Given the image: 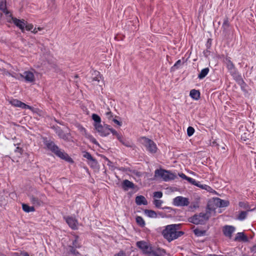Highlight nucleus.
<instances>
[{
    "label": "nucleus",
    "instance_id": "2",
    "mask_svg": "<svg viewBox=\"0 0 256 256\" xmlns=\"http://www.w3.org/2000/svg\"><path fill=\"white\" fill-rule=\"evenodd\" d=\"M44 144L48 150L54 153L58 157L68 162H72V158L64 150L60 149L52 141L45 140Z\"/></svg>",
    "mask_w": 256,
    "mask_h": 256
},
{
    "label": "nucleus",
    "instance_id": "48",
    "mask_svg": "<svg viewBox=\"0 0 256 256\" xmlns=\"http://www.w3.org/2000/svg\"><path fill=\"white\" fill-rule=\"evenodd\" d=\"M114 256H126V254L123 251H120L116 254Z\"/></svg>",
    "mask_w": 256,
    "mask_h": 256
},
{
    "label": "nucleus",
    "instance_id": "52",
    "mask_svg": "<svg viewBox=\"0 0 256 256\" xmlns=\"http://www.w3.org/2000/svg\"><path fill=\"white\" fill-rule=\"evenodd\" d=\"M134 174L136 176H138V177H140L141 176L142 174L140 172H134Z\"/></svg>",
    "mask_w": 256,
    "mask_h": 256
},
{
    "label": "nucleus",
    "instance_id": "35",
    "mask_svg": "<svg viewBox=\"0 0 256 256\" xmlns=\"http://www.w3.org/2000/svg\"><path fill=\"white\" fill-rule=\"evenodd\" d=\"M78 130H79L80 132H81V134L82 135L85 136L86 137H87L89 135L88 134H87L86 130L84 128L80 126L78 128Z\"/></svg>",
    "mask_w": 256,
    "mask_h": 256
},
{
    "label": "nucleus",
    "instance_id": "44",
    "mask_svg": "<svg viewBox=\"0 0 256 256\" xmlns=\"http://www.w3.org/2000/svg\"><path fill=\"white\" fill-rule=\"evenodd\" d=\"M70 252L74 255H77L78 254V252L74 248V246H70Z\"/></svg>",
    "mask_w": 256,
    "mask_h": 256
},
{
    "label": "nucleus",
    "instance_id": "15",
    "mask_svg": "<svg viewBox=\"0 0 256 256\" xmlns=\"http://www.w3.org/2000/svg\"><path fill=\"white\" fill-rule=\"evenodd\" d=\"M234 240L236 242H248V238L244 232H238L234 238Z\"/></svg>",
    "mask_w": 256,
    "mask_h": 256
},
{
    "label": "nucleus",
    "instance_id": "31",
    "mask_svg": "<svg viewBox=\"0 0 256 256\" xmlns=\"http://www.w3.org/2000/svg\"><path fill=\"white\" fill-rule=\"evenodd\" d=\"M194 129L192 127L189 126L188 128L187 134L189 136H192L194 134Z\"/></svg>",
    "mask_w": 256,
    "mask_h": 256
},
{
    "label": "nucleus",
    "instance_id": "19",
    "mask_svg": "<svg viewBox=\"0 0 256 256\" xmlns=\"http://www.w3.org/2000/svg\"><path fill=\"white\" fill-rule=\"evenodd\" d=\"M56 134L58 136L63 139L64 140H68L70 138V135L68 134H66L62 130H58L56 132Z\"/></svg>",
    "mask_w": 256,
    "mask_h": 256
},
{
    "label": "nucleus",
    "instance_id": "3",
    "mask_svg": "<svg viewBox=\"0 0 256 256\" xmlns=\"http://www.w3.org/2000/svg\"><path fill=\"white\" fill-rule=\"evenodd\" d=\"M214 212V210L208 208L206 212H200L198 214H196L193 216L189 218V222L195 224H204L212 216V212Z\"/></svg>",
    "mask_w": 256,
    "mask_h": 256
},
{
    "label": "nucleus",
    "instance_id": "23",
    "mask_svg": "<svg viewBox=\"0 0 256 256\" xmlns=\"http://www.w3.org/2000/svg\"><path fill=\"white\" fill-rule=\"evenodd\" d=\"M22 210L26 212H34L35 210L34 206H29L26 204H22Z\"/></svg>",
    "mask_w": 256,
    "mask_h": 256
},
{
    "label": "nucleus",
    "instance_id": "50",
    "mask_svg": "<svg viewBox=\"0 0 256 256\" xmlns=\"http://www.w3.org/2000/svg\"><path fill=\"white\" fill-rule=\"evenodd\" d=\"M113 121L114 123L118 124L119 126H121L122 125V122H119L118 120H116V119H114L113 120Z\"/></svg>",
    "mask_w": 256,
    "mask_h": 256
},
{
    "label": "nucleus",
    "instance_id": "21",
    "mask_svg": "<svg viewBox=\"0 0 256 256\" xmlns=\"http://www.w3.org/2000/svg\"><path fill=\"white\" fill-rule=\"evenodd\" d=\"M136 246L144 252L147 251L148 246L146 242L144 241H140L136 242Z\"/></svg>",
    "mask_w": 256,
    "mask_h": 256
},
{
    "label": "nucleus",
    "instance_id": "43",
    "mask_svg": "<svg viewBox=\"0 0 256 256\" xmlns=\"http://www.w3.org/2000/svg\"><path fill=\"white\" fill-rule=\"evenodd\" d=\"M154 196L156 198H161L162 196V193L161 192H156L154 193Z\"/></svg>",
    "mask_w": 256,
    "mask_h": 256
},
{
    "label": "nucleus",
    "instance_id": "39",
    "mask_svg": "<svg viewBox=\"0 0 256 256\" xmlns=\"http://www.w3.org/2000/svg\"><path fill=\"white\" fill-rule=\"evenodd\" d=\"M88 164L94 168L96 166L98 163L96 160L94 158H93L90 161H89Z\"/></svg>",
    "mask_w": 256,
    "mask_h": 256
},
{
    "label": "nucleus",
    "instance_id": "51",
    "mask_svg": "<svg viewBox=\"0 0 256 256\" xmlns=\"http://www.w3.org/2000/svg\"><path fill=\"white\" fill-rule=\"evenodd\" d=\"M73 246H75L76 248H79L80 246H78L77 245V240H76L74 242H73Z\"/></svg>",
    "mask_w": 256,
    "mask_h": 256
},
{
    "label": "nucleus",
    "instance_id": "22",
    "mask_svg": "<svg viewBox=\"0 0 256 256\" xmlns=\"http://www.w3.org/2000/svg\"><path fill=\"white\" fill-rule=\"evenodd\" d=\"M208 72L209 68H208L202 69L200 72L199 74L198 78L200 79H202L208 74Z\"/></svg>",
    "mask_w": 256,
    "mask_h": 256
},
{
    "label": "nucleus",
    "instance_id": "10",
    "mask_svg": "<svg viewBox=\"0 0 256 256\" xmlns=\"http://www.w3.org/2000/svg\"><path fill=\"white\" fill-rule=\"evenodd\" d=\"M94 126L96 131L102 136H106L110 134V127L107 125L102 126L100 124H94Z\"/></svg>",
    "mask_w": 256,
    "mask_h": 256
},
{
    "label": "nucleus",
    "instance_id": "53",
    "mask_svg": "<svg viewBox=\"0 0 256 256\" xmlns=\"http://www.w3.org/2000/svg\"><path fill=\"white\" fill-rule=\"evenodd\" d=\"M32 32L34 34H36L38 32L37 28H35L34 29H33Z\"/></svg>",
    "mask_w": 256,
    "mask_h": 256
},
{
    "label": "nucleus",
    "instance_id": "16",
    "mask_svg": "<svg viewBox=\"0 0 256 256\" xmlns=\"http://www.w3.org/2000/svg\"><path fill=\"white\" fill-rule=\"evenodd\" d=\"M0 10L5 14L6 18L12 14V13L6 9V2L2 1L0 2Z\"/></svg>",
    "mask_w": 256,
    "mask_h": 256
},
{
    "label": "nucleus",
    "instance_id": "42",
    "mask_svg": "<svg viewBox=\"0 0 256 256\" xmlns=\"http://www.w3.org/2000/svg\"><path fill=\"white\" fill-rule=\"evenodd\" d=\"M229 22L228 18H226L224 22L222 27L224 30L226 29L229 26Z\"/></svg>",
    "mask_w": 256,
    "mask_h": 256
},
{
    "label": "nucleus",
    "instance_id": "25",
    "mask_svg": "<svg viewBox=\"0 0 256 256\" xmlns=\"http://www.w3.org/2000/svg\"><path fill=\"white\" fill-rule=\"evenodd\" d=\"M118 140L122 144L124 145L125 146H126L127 147H131L132 146V144H131V142H130L129 141L126 140L125 139H124L122 136L120 138V140Z\"/></svg>",
    "mask_w": 256,
    "mask_h": 256
},
{
    "label": "nucleus",
    "instance_id": "30",
    "mask_svg": "<svg viewBox=\"0 0 256 256\" xmlns=\"http://www.w3.org/2000/svg\"><path fill=\"white\" fill-rule=\"evenodd\" d=\"M246 216H247V212H244V211L242 212L240 214L238 218L240 220H243L246 218Z\"/></svg>",
    "mask_w": 256,
    "mask_h": 256
},
{
    "label": "nucleus",
    "instance_id": "9",
    "mask_svg": "<svg viewBox=\"0 0 256 256\" xmlns=\"http://www.w3.org/2000/svg\"><path fill=\"white\" fill-rule=\"evenodd\" d=\"M12 76L18 79H20V77L28 82H33L35 80L34 74L30 71H26L22 74H17L16 76Z\"/></svg>",
    "mask_w": 256,
    "mask_h": 256
},
{
    "label": "nucleus",
    "instance_id": "47",
    "mask_svg": "<svg viewBox=\"0 0 256 256\" xmlns=\"http://www.w3.org/2000/svg\"><path fill=\"white\" fill-rule=\"evenodd\" d=\"M179 176L182 178L186 180L188 176H187L186 174L183 173H180L178 174Z\"/></svg>",
    "mask_w": 256,
    "mask_h": 256
},
{
    "label": "nucleus",
    "instance_id": "24",
    "mask_svg": "<svg viewBox=\"0 0 256 256\" xmlns=\"http://www.w3.org/2000/svg\"><path fill=\"white\" fill-rule=\"evenodd\" d=\"M145 214L150 218H156L157 214L156 212L152 210H144Z\"/></svg>",
    "mask_w": 256,
    "mask_h": 256
},
{
    "label": "nucleus",
    "instance_id": "18",
    "mask_svg": "<svg viewBox=\"0 0 256 256\" xmlns=\"http://www.w3.org/2000/svg\"><path fill=\"white\" fill-rule=\"evenodd\" d=\"M122 187L123 188L126 190L128 188H134V184L128 180H124L122 182Z\"/></svg>",
    "mask_w": 256,
    "mask_h": 256
},
{
    "label": "nucleus",
    "instance_id": "4",
    "mask_svg": "<svg viewBox=\"0 0 256 256\" xmlns=\"http://www.w3.org/2000/svg\"><path fill=\"white\" fill-rule=\"evenodd\" d=\"M88 82L92 88L98 91L102 90L104 85V82L102 75L99 72L96 70L92 74V76L89 79Z\"/></svg>",
    "mask_w": 256,
    "mask_h": 256
},
{
    "label": "nucleus",
    "instance_id": "40",
    "mask_svg": "<svg viewBox=\"0 0 256 256\" xmlns=\"http://www.w3.org/2000/svg\"><path fill=\"white\" fill-rule=\"evenodd\" d=\"M162 204V201L160 200H155L154 201V204L157 208H160Z\"/></svg>",
    "mask_w": 256,
    "mask_h": 256
},
{
    "label": "nucleus",
    "instance_id": "5",
    "mask_svg": "<svg viewBox=\"0 0 256 256\" xmlns=\"http://www.w3.org/2000/svg\"><path fill=\"white\" fill-rule=\"evenodd\" d=\"M30 202L36 206H40L44 204L46 196L44 194L37 190L28 195Z\"/></svg>",
    "mask_w": 256,
    "mask_h": 256
},
{
    "label": "nucleus",
    "instance_id": "55",
    "mask_svg": "<svg viewBox=\"0 0 256 256\" xmlns=\"http://www.w3.org/2000/svg\"><path fill=\"white\" fill-rule=\"evenodd\" d=\"M239 205L240 206H243L244 205V203L243 202H240L239 203Z\"/></svg>",
    "mask_w": 256,
    "mask_h": 256
},
{
    "label": "nucleus",
    "instance_id": "27",
    "mask_svg": "<svg viewBox=\"0 0 256 256\" xmlns=\"http://www.w3.org/2000/svg\"><path fill=\"white\" fill-rule=\"evenodd\" d=\"M194 234L198 236H201L205 234L206 231L205 230H202L199 229H195L194 230Z\"/></svg>",
    "mask_w": 256,
    "mask_h": 256
},
{
    "label": "nucleus",
    "instance_id": "33",
    "mask_svg": "<svg viewBox=\"0 0 256 256\" xmlns=\"http://www.w3.org/2000/svg\"><path fill=\"white\" fill-rule=\"evenodd\" d=\"M186 180H188L190 183L194 185V186H198V183L196 180H195L191 178H189L188 177Z\"/></svg>",
    "mask_w": 256,
    "mask_h": 256
},
{
    "label": "nucleus",
    "instance_id": "17",
    "mask_svg": "<svg viewBox=\"0 0 256 256\" xmlns=\"http://www.w3.org/2000/svg\"><path fill=\"white\" fill-rule=\"evenodd\" d=\"M136 202L138 205H146L148 204L146 200L142 196H137L136 198Z\"/></svg>",
    "mask_w": 256,
    "mask_h": 256
},
{
    "label": "nucleus",
    "instance_id": "6",
    "mask_svg": "<svg viewBox=\"0 0 256 256\" xmlns=\"http://www.w3.org/2000/svg\"><path fill=\"white\" fill-rule=\"evenodd\" d=\"M155 176L162 178L164 181H168L174 180L176 176L172 173L164 170H156L155 171Z\"/></svg>",
    "mask_w": 256,
    "mask_h": 256
},
{
    "label": "nucleus",
    "instance_id": "34",
    "mask_svg": "<svg viewBox=\"0 0 256 256\" xmlns=\"http://www.w3.org/2000/svg\"><path fill=\"white\" fill-rule=\"evenodd\" d=\"M218 200L220 202V206H226L228 204V201L221 200L220 199H218Z\"/></svg>",
    "mask_w": 256,
    "mask_h": 256
},
{
    "label": "nucleus",
    "instance_id": "32",
    "mask_svg": "<svg viewBox=\"0 0 256 256\" xmlns=\"http://www.w3.org/2000/svg\"><path fill=\"white\" fill-rule=\"evenodd\" d=\"M83 156L88 159V160H89V161H90L92 160L94 158L92 156H91V154L88 152H84Z\"/></svg>",
    "mask_w": 256,
    "mask_h": 256
},
{
    "label": "nucleus",
    "instance_id": "13",
    "mask_svg": "<svg viewBox=\"0 0 256 256\" xmlns=\"http://www.w3.org/2000/svg\"><path fill=\"white\" fill-rule=\"evenodd\" d=\"M10 103L12 106H15L20 107L22 108H28L30 110H31L33 112H35L34 109L32 108V106L27 105L25 104L24 102H22L17 100H14L12 101H10Z\"/></svg>",
    "mask_w": 256,
    "mask_h": 256
},
{
    "label": "nucleus",
    "instance_id": "56",
    "mask_svg": "<svg viewBox=\"0 0 256 256\" xmlns=\"http://www.w3.org/2000/svg\"><path fill=\"white\" fill-rule=\"evenodd\" d=\"M37 28L38 31V30H43V28H40V27H38V28Z\"/></svg>",
    "mask_w": 256,
    "mask_h": 256
},
{
    "label": "nucleus",
    "instance_id": "28",
    "mask_svg": "<svg viewBox=\"0 0 256 256\" xmlns=\"http://www.w3.org/2000/svg\"><path fill=\"white\" fill-rule=\"evenodd\" d=\"M92 118L94 122V124H100V118L98 115L96 114H93L92 116Z\"/></svg>",
    "mask_w": 256,
    "mask_h": 256
},
{
    "label": "nucleus",
    "instance_id": "14",
    "mask_svg": "<svg viewBox=\"0 0 256 256\" xmlns=\"http://www.w3.org/2000/svg\"><path fill=\"white\" fill-rule=\"evenodd\" d=\"M222 231L226 236L231 238L232 233L235 231V228L231 226H226L223 228Z\"/></svg>",
    "mask_w": 256,
    "mask_h": 256
},
{
    "label": "nucleus",
    "instance_id": "45",
    "mask_svg": "<svg viewBox=\"0 0 256 256\" xmlns=\"http://www.w3.org/2000/svg\"><path fill=\"white\" fill-rule=\"evenodd\" d=\"M24 28H26L27 30H31L33 29L34 26L32 24H26Z\"/></svg>",
    "mask_w": 256,
    "mask_h": 256
},
{
    "label": "nucleus",
    "instance_id": "37",
    "mask_svg": "<svg viewBox=\"0 0 256 256\" xmlns=\"http://www.w3.org/2000/svg\"><path fill=\"white\" fill-rule=\"evenodd\" d=\"M198 187L202 188V189L210 191V190H212L211 188L209 186H207L206 184L202 185L198 184Z\"/></svg>",
    "mask_w": 256,
    "mask_h": 256
},
{
    "label": "nucleus",
    "instance_id": "20",
    "mask_svg": "<svg viewBox=\"0 0 256 256\" xmlns=\"http://www.w3.org/2000/svg\"><path fill=\"white\" fill-rule=\"evenodd\" d=\"M190 96L194 99L198 100L200 97V92L198 90L194 89L192 90L190 92Z\"/></svg>",
    "mask_w": 256,
    "mask_h": 256
},
{
    "label": "nucleus",
    "instance_id": "1",
    "mask_svg": "<svg viewBox=\"0 0 256 256\" xmlns=\"http://www.w3.org/2000/svg\"><path fill=\"white\" fill-rule=\"evenodd\" d=\"M181 224H172L166 226L162 232L164 238L168 242H170L184 234V232L180 231Z\"/></svg>",
    "mask_w": 256,
    "mask_h": 256
},
{
    "label": "nucleus",
    "instance_id": "36",
    "mask_svg": "<svg viewBox=\"0 0 256 256\" xmlns=\"http://www.w3.org/2000/svg\"><path fill=\"white\" fill-rule=\"evenodd\" d=\"M86 138H88L93 144L99 146V144L96 140L92 136L89 134Z\"/></svg>",
    "mask_w": 256,
    "mask_h": 256
},
{
    "label": "nucleus",
    "instance_id": "7",
    "mask_svg": "<svg viewBox=\"0 0 256 256\" xmlns=\"http://www.w3.org/2000/svg\"><path fill=\"white\" fill-rule=\"evenodd\" d=\"M142 144L150 152L154 154L158 150L156 146L152 140L146 138H142Z\"/></svg>",
    "mask_w": 256,
    "mask_h": 256
},
{
    "label": "nucleus",
    "instance_id": "54",
    "mask_svg": "<svg viewBox=\"0 0 256 256\" xmlns=\"http://www.w3.org/2000/svg\"><path fill=\"white\" fill-rule=\"evenodd\" d=\"M16 152H21L20 151H21V149H20L18 147L16 148Z\"/></svg>",
    "mask_w": 256,
    "mask_h": 256
},
{
    "label": "nucleus",
    "instance_id": "29",
    "mask_svg": "<svg viewBox=\"0 0 256 256\" xmlns=\"http://www.w3.org/2000/svg\"><path fill=\"white\" fill-rule=\"evenodd\" d=\"M111 132L113 135L116 136L118 138V140H120V138L122 136V135L118 133L117 132L116 130H114L111 128H110V132Z\"/></svg>",
    "mask_w": 256,
    "mask_h": 256
},
{
    "label": "nucleus",
    "instance_id": "59",
    "mask_svg": "<svg viewBox=\"0 0 256 256\" xmlns=\"http://www.w3.org/2000/svg\"><path fill=\"white\" fill-rule=\"evenodd\" d=\"M2 13L0 12V18L2 17Z\"/></svg>",
    "mask_w": 256,
    "mask_h": 256
},
{
    "label": "nucleus",
    "instance_id": "58",
    "mask_svg": "<svg viewBox=\"0 0 256 256\" xmlns=\"http://www.w3.org/2000/svg\"><path fill=\"white\" fill-rule=\"evenodd\" d=\"M18 256V254H17V253H14V256Z\"/></svg>",
    "mask_w": 256,
    "mask_h": 256
},
{
    "label": "nucleus",
    "instance_id": "49",
    "mask_svg": "<svg viewBox=\"0 0 256 256\" xmlns=\"http://www.w3.org/2000/svg\"><path fill=\"white\" fill-rule=\"evenodd\" d=\"M181 64V60H180L176 62L174 64V66L172 68H178L179 65Z\"/></svg>",
    "mask_w": 256,
    "mask_h": 256
},
{
    "label": "nucleus",
    "instance_id": "57",
    "mask_svg": "<svg viewBox=\"0 0 256 256\" xmlns=\"http://www.w3.org/2000/svg\"><path fill=\"white\" fill-rule=\"evenodd\" d=\"M24 256H30L29 254L27 252H24L23 254Z\"/></svg>",
    "mask_w": 256,
    "mask_h": 256
},
{
    "label": "nucleus",
    "instance_id": "38",
    "mask_svg": "<svg viewBox=\"0 0 256 256\" xmlns=\"http://www.w3.org/2000/svg\"><path fill=\"white\" fill-rule=\"evenodd\" d=\"M104 114L109 120H110L112 118V114L108 108V110L104 112Z\"/></svg>",
    "mask_w": 256,
    "mask_h": 256
},
{
    "label": "nucleus",
    "instance_id": "46",
    "mask_svg": "<svg viewBox=\"0 0 256 256\" xmlns=\"http://www.w3.org/2000/svg\"><path fill=\"white\" fill-rule=\"evenodd\" d=\"M162 252L164 253L165 252L164 250H162V252L160 251V254H158L156 252H154L152 253V256H161L162 254Z\"/></svg>",
    "mask_w": 256,
    "mask_h": 256
},
{
    "label": "nucleus",
    "instance_id": "11",
    "mask_svg": "<svg viewBox=\"0 0 256 256\" xmlns=\"http://www.w3.org/2000/svg\"><path fill=\"white\" fill-rule=\"evenodd\" d=\"M173 204L177 206H188L190 204L188 198L182 196H178L173 200Z\"/></svg>",
    "mask_w": 256,
    "mask_h": 256
},
{
    "label": "nucleus",
    "instance_id": "26",
    "mask_svg": "<svg viewBox=\"0 0 256 256\" xmlns=\"http://www.w3.org/2000/svg\"><path fill=\"white\" fill-rule=\"evenodd\" d=\"M136 222L137 224L142 227L144 226L145 225V222L141 216H137L136 218Z\"/></svg>",
    "mask_w": 256,
    "mask_h": 256
},
{
    "label": "nucleus",
    "instance_id": "8",
    "mask_svg": "<svg viewBox=\"0 0 256 256\" xmlns=\"http://www.w3.org/2000/svg\"><path fill=\"white\" fill-rule=\"evenodd\" d=\"M7 21L8 22H13L16 26L20 28L22 31H24L26 22L24 20H18L12 16V14L9 16L8 18H6Z\"/></svg>",
    "mask_w": 256,
    "mask_h": 256
},
{
    "label": "nucleus",
    "instance_id": "12",
    "mask_svg": "<svg viewBox=\"0 0 256 256\" xmlns=\"http://www.w3.org/2000/svg\"><path fill=\"white\" fill-rule=\"evenodd\" d=\"M64 219L70 227L73 230L78 228V222L77 220L72 216L64 217Z\"/></svg>",
    "mask_w": 256,
    "mask_h": 256
},
{
    "label": "nucleus",
    "instance_id": "41",
    "mask_svg": "<svg viewBox=\"0 0 256 256\" xmlns=\"http://www.w3.org/2000/svg\"><path fill=\"white\" fill-rule=\"evenodd\" d=\"M227 67H228V69H229V70H233L234 68V64H232V62L230 60H228V61Z\"/></svg>",
    "mask_w": 256,
    "mask_h": 256
}]
</instances>
